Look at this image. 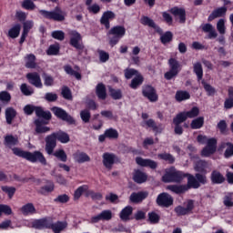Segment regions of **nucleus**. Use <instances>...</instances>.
I'll return each instance as SVG.
<instances>
[{"label": "nucleus", "instance_id": "obj_1", "mask_svg": "<svg viewBox=\"0 0 233 233\" xmlns=\"http://www.w3.org/2000/svg\"><path fill=\"white\" fill-rule=\"evenodd\" d=\"M185 177H187V183L185 185H169L167 186V190L174 192V194H185L188 192L190 188L198 189L201 187V185H207L208 179L207 176L197 173L194 175L190 173H185L183 171L176 170V168L171 167L167 170L162 176L163 183H181Z\"/></svg>", "mask_w": 233, "mask_h": 233}, {"label": "nucleus", "instance_id": "obj_2", "mask_svg": "<svg viewBox=\"0 0 233 233\" xmlns=\"http://www.w3.org/2000/svg\"><path fill=\"white\" fill-rule=\"evenodd\" d=\"M12 152L13 154H15V156H18V157H24V159H27V161H31V163H35L36 161H39V163H42V165L46 164V159L45 158V156H43V153L39 151L31 153L23 151L21 148L18 147H13Z\"/></svg>", "mask_w": 233, "mask_h": 233}, {"label": "nucleus", "instance_id": "obj_3", "mask_svg": "<svg viewBox=\"0 0 233 233\" xmlns=\"http://www.w3.org/2000/svg\"><path fill=\"white\" fill-rule=\"evenodd\" d=\"M127 34V28L123 25H115L109 29L107 32V36L109 39V46L114 48Z\"/></svg>", "mask_w": 233, "mask_h": 233}, {"label": "nucleus", "instance_id": "obj_4", "mask_svg": "<svg viewBox=\"0 0 233 233\" xmlns=\"http://www.w3.org/2000/svg\"><path fill=\"white\" fill-rule=\"evenodd\" d=\"M70 40L69 45L73 48H76V52L78 53V56H86V48H85V44H83V36H81V34L77 31H72L70 33Z\"/></svg>", "mask_w": 233, "mask_h": 233}, {"label": "nucleus", "instance_id": "obj_5", "mask_svg": "<svg viewBox=\"0 0 233 233\" xmlns=\"http://www.w3.org/2000/svg\"><path fill=\"white\" fill-rule=\"evenodd\" d=\"M32 225L34 228H37L38 230H43V228H52L54 233H59V224H52L50 218L34 220Z\"/></svg>", "mask_w": 233, "mask_h": 233}, {"label": "nucleus", "instance_id": "obj_6", "mask_svg": "<svg viewBox=\"0 0 233 233\" xmlns=\"http://www.w3.org/2000/svg\"><path fill=\"white\" fill-rule=\"evenodd\" d=\"M168 65L169 71L164 74V77L167 81H170L171 79H174V77H177V74L181 72V64H179V61L176 58H169Z\"/></svg>", "mask_w": 233, "mask_h": 233}, {"label": "nucleus", "instance_id": "obj_7", "mask_svg": "<svg viewBox=\"0 0 233 233\" xmlns=\"http://www.w3.org/2000/svg\"><path fill=\"white\" fill-rule=\"evenodd\" d=\"M156 203L158 207H162V208H169V207L174 205V197L167 192H162L157 195Z\"/></svg>", "mask_w": 233, "mask_h": 233}, {"label": "nucleus", "instance_id": "obj_8", "mask_svg": "<svg viewBox=\"0 0 233 233\" xmlns=\"http://www.w3.org/2000/svg\"><path fill=\"white\" fill-rule=\"evenodd\" d=\"M194 200L188 199L186 205V208L183 206H177L174 208V212L177 216V218H181V216H188L192 214L194 210Z\"/></svg>", "mask_w": 233, "mask_h": 233}, {"label": "nucleus", "instance_id": "obj_9", "mask_svg": "<svg viewBox=\"0 0 233 233\" xmlns=\"http://www.w3.org/2000/svg\"><path fill=\"white\" fill-rule=\"evenodd\" d=\"M142 96L148 99V101L151 103H156V101L159 99L156 87L152 86L151 85L142 86Z\"/></svg>", "mask_w": 233, "mask_h": 233}, {"label": "nucleus", "instance_id": "obj_10", "mask_svg": "<svg viewBox=\"0 0 233 233\" xmlns=\"http://www.w3.org/2000/svg\"><path fill=\"white\" fill-rule=\"evenodd\" d=\"M102 159L105 168H106V170H111L114 167V165H116L117 156L114 153L106 152L103 154Z\"/></svg>", "mask_w": 233, "mask_h": 233}, {"label": "nucleus", "instance_id": "obj_11", "mask_svg": "<svg viewBox=\"0 0 233 233\" xmlns=\"http://www.w3.org/2000/svg\"><path fill=\"white\" fill-rule=\"evenodd\" d=\"M114 19H116V13L113 11H106L100 18V25L105 26L106 30H109L110 21H114Z\"/></svg>", "mask_w": 233, "mask_h": 233}, {"label": "nucleus", "instance_id": "obj_12", "mask_svg": "<svg viewBox=\"0 0 233 233\" xmlns=\"http://www.w3.org/2000/svg\"><path fill=\"white\" fill-rule=\"evenodd\" d=\"M140 23L144 26H149V28H154L157 34H163V29L148 16L143 15L140 18Z\"/></svg>", "mask_w": 233, "mask_h": 233}, {"label": "nucleus", "instance_id": "obj_13", "mask_svg": "<svg viewBox=\"0 0 233 233\" xmlns=\"http://www.w3.org/2000/svg\"><path fill=\"white\" fill-rule=\"evenodd\" d=\"M135 161L137 165H138L139 167H147L152 170H156V168H157V162L150 158H143L141 157H137Z\"/></svg>", "mask_w": 233, "mask_h": 233}, {"label": "nucleus", "instance_id": "obj_14", "mask_svg": "<svg viewBox=\"0 0 233 233\" xmlns=\"http://www.w3.org/2000/svg\"><path fill=\"white\" fill-rule=\"evenodd\" d=\"M141 127L144 128H152L153 132H155V136H157V134H161V132H163V128L159 127H161V124L157 126V124H156V120L152 118L142 122Z\"/></svg>", "mask_w": 233, "mask_h": 233}, {"label": "nucleus", "instance_id": "obj_15", "mask_svg": "<svg viewBox=\"0 0 233 233\" xmlns=\"http://www.w3.org/2000/svg\"><path fill=\"white\" fill-rule=\"evenodd\" d=\"M169 12L175 17H179L180 24L183 25V24L187 23V11L185 10V8L175 6V7H172L169 10Z\"/></svg>", "mask_w": 233, "mask_h": 233}, {"label": "nucleus", "instance_id": "obj_16", "mask_svg": "<svg viewBox=\"0 0 233 233\" xmlns=\"http://www.w3.org/2000/svg\"><path fill=\"white\" fill-rule=\"evenodd\" d=\"M227 6H221L214 9L208 17V23H212V21H214V19H218V17H225V15H227Z\"/></svg>", "mask_w": 233, "mask_h": 233}, {"label": "nucleus", "instance_id": "obj_17", "mask_svg": "<svg viewBox=\"0 0 233 233\" xmlns=\"http://www.w3.org/2000/svg\"><path fill=\"white\" fill-rule=\"evenodd\" d=\"M183 120L194 119L199 116V107L193 106L189 111H183L177 114Z\"/></svg>", "mask_w": 233, "mask_h": 233}, {"label": "nucleus", "instance_id": "obj_18", "mask_svg": "<svg viewBox=\"0 0 233 233\" xmlns=\"http://www.w3.org/2000/svg\"><path fill=\"white\" fill-rule=\"evenodd\" d=\"M210 181L212 185H223L227 178L218 170H213L210 174Z\"/></svg>", "mask_w": 233, "mask_h": 233}, {"label": "nucleus", "instance_id": "obj_19", "mask_svg": "<svg viewBox=\"0 0 233 233\" xmlns=\"http://www.w3.org/2000/svg\"><path fill=\"white\" fill-rule=\"evenodd\" d=\"M148 198V192L147 191H140V192H133L129 197L130 203H141L144 199Z\"/></svg>", "mask_w": 233, "mask_h": 233}, {"label": "nucleus", "instance_id": "obj_20", "mask_svg": "<svg viewBox=\"0 0 233 233\" xmlns=\"http://www.w3.org/2000/svg\"><path fill=\"white\" fill-rule=\"evenodd\" d=\"M147 179H148V175L147 173L141 171V169H135L133 173V181L137 183V185H143V183H147Z\"/></svg>", "mask_w": 233, "mask_h": 233}, {"label": "nucleus", "instance_id": "obj_21", "mask_svg": "<svg viewBox=\"0 0 233 233\" xmlns=\"http://www.w3.org/2000/svg\"><path fill=\"white\" fill-rule=\"evenodd\" d=\"M181 123H185V120L178 115H176V116L173 118V125L175 126L174 133L177 136H183L184 130Z\"/></svg>", "mask_w": 233, "mask_h": 233}, {"label": "nucleus", "instance_id": "obj_22", "mask_svg": "<svg viewBox=\"0 0 233 233\" xmlns=\"http://www.w3.org/2000/svg\"><path fill=\"white\" fill-rule=\"evenodd\" d=\"M26 77L31 85L36 86V88H41L43 86V83H41V76L37 73H28Z\"/></svg>", "mask_w": 233, "mask_h": 233}, {"label": "nucleus", "instance_id": "obj_23", "mask_svg": "<svg viewBox=\"0 0 233 233\" xmlns=\"http://www.w3.org/2000/svg\"><path fill=\"white\" fill-rule=\"evenodd\" d=\"M207 168H208V162L205 160H198L195 163L194 170L195 172H198L202 176H207Z\"/></svg>", "mask_w": 233, "mask_h": 233}, {"label": "nucleus", "instance_id": "obj_24", "mask_svg": "<svg viewBox=\"0 0 233 233\" xmlns=\"http://www.w3.org/2000/svg\"><path fill=\"white\" fill-rule=\"evenodd\" d=\"M202 32L208 34V39H216V37H218V33L211 24H205L202 25Z\"/></svg>", "mask_w": 233, "mask_h": 233}, {"label": "nucleus", "instance_id": "obj_25", "mask_svg": "<svg viewBox=\"0 0 233 233\" xmlns=\"http://www.w3.org/2000/svg\"><path fill=\"white\" fill-rule=\"evenodd\" d=\"M56 135H51L46 137V150L47 154H52V152H54V149L56 148Z\"/></svg>", "mask_w": 233, "mask_h": 233}, {"label": "nucleus", "instance_id": "obj_26", "mask_svg": "<svg viewBox=\"0 0 233 233\" xmlns=\"http://www.w3.org/2000/svg\"><path fill=\"white\" fill-rule=\"evenodd\" d=\"M134 212L132 206H127L124 208L119 214V218L122 221H130V216Z\"/></svg>", "mask_w": 233, "mask_h": 233}, {"label": "nucleus", "instance_id": "obj_27", "mask_svg": "<svg viewBox=\"0 0 233 233\" xmlns=\"http://www.w3.org/2000/svg\"><path fill=\"white\" fill-rule=\"evenodd\" d=\"M144 81H145V77H143L141 74L137 75L131 80V83H130L129 86L133 90H137V88H139V86H141V85H143Z\"/></svg>", "mask_w": 233, "mask_h": 233}, {"label": "nucleus", "instance_id": "obj_28", "mask_svg": "<svg viewBox=\"0 0 233 233\" xmlns=\"http://www.w3.org/2000/svg\"><path fill=\"white\" fill-rule=\"evenodd\" d=\"M59 119L66 121V123L69 125H76V119H74L72 116L68 115V113H66L63 108H59Z\"/></svg>", "mask_w": 233, "mask_h": 233}, {"label": "nucleus", "instance_id": "obj_29", "mask_svg": "<svg viewBox=\"0 0 233 233\" xmlns=\"http://www.w3.org/2000/svg\"><path fill=\"white\" fill-rule=\"evenodd\" d=\"M158 35H160V43H162V45H168V43H172L174 39V34L171 31L163 33L162 30V34H158Z\"/></svg>", "mask_w": 233, "mask_h": 233}, {"label": "nucleus", "instance_id": "obj_30", "mask_svg": "<svg viewBox=\"0 0 233 233\" xmlns=\"http://www.w3.org/2000/svg\"><path fill=\"white\" fill-rule=\"evenodd\" d=\"M40 14L46 17V19H53L54 21H59V10L57 7L55 11L48 12L45 10H41Z\"/></svg>", "mask_w": 233, "mask_h": 233}, {"label": "nucleus", "instance_id": "obj_31", "mask_svg": "<svg viewBox=\"0 0 233 233\" xmlns=\"http://www.w3.org/2000/svg\"><path fill=\"white\" fill-rule=\"evenodd\" d=\"M19 140L17 139V137L12 136V135H7L5 137V146L7 147V148H14L15 147V145H18Z\"/></svg>", "mask_w": 233, "mask_h": 233}, {"label": "nucleus", "instance_id": "obj_32", "mask_svg": "<svg viewBox=\"0 0 233 233\" xmlns=\"http://www.w3.org/2000/svg\"><path fill=\"white\" fill-rule=\"evenodd\" d=\"M203 125H205V117L198 116L191 121L190 128L192 130H199V128H203Z\"/></svg>", "mask_w": 233, "mask_h": 233}, {"label": "nucleus", "instance_id": "obj_33", "mask_svg": "<svg viewBox=\"0 0 233 233\" xmlns=\"http://www.w3.org/2000/svg\"><path fill=\"white\" fill-rule=\"evenodd\" d=\"M93 1L94 0H86V6H87L89 14H99V12H101V6H99L97 4L92 5Z\"/></svg>", "mask_w": 233, "mask_h": 233}, {"label": "nucleus", "instance_id": "obj_34", "mask_svg": "<svg viewBox=\"0 0 233 233\" xmlns=\"http://www.w3.org/2000/svg\"><path fill=\"white\" fill-rule=\"evenodd\" d=\"M175 99L177 103H181L183 101H187L190 99V93L187 91L178 90L176 92Z\"/></svg>", "mask_w": 233, "mask_h": 233}, {"label": "nucleus", "instance_id": "obj_35", "mask_svg": "<svg viewBox=\"0 0 233 233\" xmlns=\"http://www.w3.org/2000/svg\"><path fill=\"white\" fill-rule=\"evenodd\" d=\"M157 157L158 159H162V161H166L168 165H174L176 163V157L170 153H160L157 155Z\"/></svg>", "mask_w": 233, "mask_h": 233}, {"label": "nucleus", "instance_id": "obj_36", "mask_svg": "<svg viewBox=\"0 0 233 233\" xmlns=\"http://www.w3.org/2000/svg\"><path fill=\"white\" fill-rule=\"evenodd\" d=\"M228 97L224 102V108L230 110V108H233V87L228 88Z\"/></svg>", "mask_w": 233, "mask_h": 233}, {"label": "nucleus", "instance_id": "obj_37", "mask_svg": "<svg viewBox=\"0 0 233 233\" xmlns=\"http://www.w3.org/2000/svg\"><path fill=\"white\" fill-rule=\"evenodd\" d=\"M64 70L66 74H67L68 76H73L74 77H76V79H77V81H81L82 79L81 73L74 70V68H72V66L70 65L65 66Z\"/></svg>", "mask_w": 233, "mask_h": 233}, {"label": "nucleus", "instance_id": "obj_38", "mask_svg": "<svg viewBox=\"0 0 233 233\" xmlns=\"http://www.w3.org/2000/svg\"><path fill=\"white\" fill-rule=\"evenodd\" d=\"M193 72L196 74L198 81L203 79V66L201 62H197L193 65Z\"/></svg>", "mask_w": 233, "mask_h": 233}, {"label": "nucleus", "instance_id": "obj_39", "mask_svg": "<svg viewBox=\"0 0 233 233\" xmlns=\"http://www.w3.org/2000/svg\"><path fill=\"white\" fill-rule=\"evenodd\" d=\"M96 92L98 99H102V100L106 99V87L103 83H100L96 86Z\"/></svg>", "mask_w": 233, "mask_h": 233}, {"label": "nucleus", "instance_id": "obj_40", "mask_svg": "<svg viewBox=\"0 0 233 233\" xmlns=\"http://www.w3.org/2000/svg\"><path fill=\"white\" fill-rule=\"evenodd\" d=\"M61 96L64 97V99H66V101H72L74 99V96H72V90L68 86H63L61 88Z\"/></svg>", "mask_w": 233, "mask_h": 233}, {"label": "nucleus", "instance_id": "obj_41", "mask_svg": "<svg viewBox=\"0 0 233 233\" xmlns=\"http://www.w3.org/2000/svg\"><path fill=\"white\" fill-rule=\"evenodd\" d=\"M21 212L24 216H30V214H35V208L34 204L28 203L21 208Z\"/></svg>", "mask_w": 233, "mask_h": 233}, {"label": "nucleus", "instance_id": "obj_42", "mask_svg": "<svg viewBox=\"0 0 233 233\" xmlns=\"http://www.w3.org/2000/svg\"><path fill=\"white\" fill-rule=\"evenodd\" d=\"M75 161L76 163H88L90 157L85 152L76 153L75 154Z\"/></svg>", "mask_w": 233, "mask_h": 233}, {"label": "nucleus", "instance_id": "obj_43", "mask_svg": "<svg viewBox=\"0 0 233 233\" xmlns=\"http://www.w3.org/2000/svg\"><path fill=\"white\" fill-rule=\"evenodd\" d=\"M88 190V186L83 185L78 187L74 193V201L79 200V198L83 196L84 192H86Z\"/></svg>", "mask_w": 233, "mask_h": 233}, {"label": "nucleus", "instance_id": "obj_44", "mask_svg": "<svg viewBox=\"0 0 233 233\" xmlns=\"http://www.w3.org/2000/svg\"><path fill=\"white\" fill-rule=\"evenodd\" d=\"M26 68H35V56L33 54L27 55L25 57Z\"/></svg>", "mask_w": 233, "mask_h": 233}, {"label": "nucleus", "instance_id": "obj_45", "mask_svg": "<svg viewBox=\"0 0 233 233\" xmlns=\"http://www.w3.org/2000/svg\"><path fill=\"white\" fill-rule=\"evenodd\" d=\"M217 128L219 130L222 136H228V127L227 125V121L220 120L217 125Z\"/></svg>", "mask_w": 233, "mask_h": 233}, {"label": "nucleus", "instance_id": "obj_46", "mask_svg": "<svg viewBox=\"0 0 233 233\" xmlns=\"http://www.w3.org/2000/svg\"><path fill=\"white\" fill-rule=\"evenodd\" d=\"M16 114L15 109L12 107H8L5 110V117L8 125H12V121H14V117H15Z\"/></svg>", "mask_w": 233, "mask_h": 233}, {"label": "nucleus", "instance_id": "obj_47", "mask_svg": "<svg viewBox=\"0 0 233 233\" xmlns=\"http://www.w3.org/2000/svg\"><path fill=\"white\" fill-rule=\"evenodd\" d=\"M35 112L37 117H43L44 119H50L52 117L50 111H45L41 107H35Z\"/></svg>", "mask_w": 233, "mask_h": 233}, {"label": "nucleus", "instance_id": "obj_48", "mask_svg": "<svg viewBox=\"0 0 233 233\" xmlns=\"http://www.w3.org/2000/svg\"><path fill=\"white\" fill-rule=\"evenodd\" d=\"M201 85L204 87V90L208 93V96H214L216 94V88L210 84H208L205 80L201 81Z\"/></svg>", "mask_w": 233, "mask_h": 233}, {"label": "nucleus", "instance_id": "obj_49", "mask_svg": "<svg viewBox=\"0 0 233 233\" xmlns=\"http://www.w3.org/2000/svg\"><path fill=\"white\" fill-rule=\"evenodd\" d=\"M106 136L107 139H117L119 137V133L115 128L106 129Z\"/></svg>", "mask_w": 233, "mask_h": 233}, {"label": "nucleus", "instance_id": "obj_50", "mask_svg": "<svg viewBox=\"0 0 233 233\" xmlns=\"http://www.w3.org/2000/svg\"><path fill=\"white\" fill-rule=\"evenodd\" d=\"M1 190L2 192H5V194H7L10 199H12V198H14V195L15 194V187H14L2 186Z\"/></svg>", "mask_w": 233, "mask_h": 233}, {"label": "nucleus", "instance_id": "obj_51", "mask_svg": "<svg viewBox=\"0 0 233 233\" xmlns=\"http://www.w3.org/2000/svg\"><path fill=\"white\" fill-rule=\"evenodd\" d=\"M217 30L218 34L224 35L227 32V27L225 26V19L220 18L217 23Z\"/></svg>", "mask_w": 233, "mask_h": 233}, {"label": "nucleus", "instance_id": "obj_52", "mask_svg": "<svg viewBox=\"0 0 233 233\" xmlns=\"http://www.w3.org/2000/svg\"><path fill=\"white\" fill-rule=\"evenodd\" d=\"M124 74H125L126 79H132L134 76H139V71L134 68H127L126 70H124Z\"/></svg>", "mask_w": 233, "mask_h": 233}, {"label": "nucleus", "instance_id": "obj_53", "mask_svg": "<svg viewBox=\"0 0 233 233\" xmlns=\"http://www.w3.org/2000/svg\"><path fill=\"white\" fill-rule=\"evenodd\" d=\"M110 96L112 99H115L116 101L121 99L123 97V93L121 92V89H109Z\"/></svg>", "mask_w": 233, "mask_h": 233}, {"label": "nucleus", "instance_id": "obj_54", "mask_svg": "<svg viewBox=\"0 0 233 233\" xmlns=\"http://www.w3.org/2000/svg\"><path fill=\"white\" fill-rule=\"evenodd\" d=\"M20 32H21V25H16L9 30L8 35H9V36L12 37V39H15V37L19 36Z\"/></svg>", "mask_w": 233, "mask_h": 233}, {"label": "nucleus", "instance_id": "obj_55", "mask_svg": "<svg viewBox=\"0 0 233 233\" xmlns=\"http://www.w3.org/2000/svg\"><path fill=\"white\" fill-rule=\"evenodd\" d=\"M80 117L83 123H90V117H92V115L88 109H84L80 112Z\"/></svg>", "mask_w": 233, "mask_h": 233}, {"label": "nucleus", "instance_id": "obj_56", "mask_svg": "<svg viewBox=\"0 0 233 233\" xmlns=\"http://www.w3.org/2000/svg\"><path fill=\"white\" fill-rule=\"evenodd\" d=\"M160 218H161L155 211L148 213V221L149 223H151V225H156L159 223Z\"/></svg>", "mask_w": 233, "mask_h": 233}, {"label": "nucleus", "instance_id": "obj_57", "mask_svg": "<svg viewBox=\"0 0 233 233\" xmlns=\"http://www.w3.org/2000/svg\"><path fill=\"white\" fill-rule=\"evenodd\" d=\"M59 142L60 143H69L70 142V136L65 131H59Z\"/></svg>", "mask_w": 233, "mask_h": 233}, {"label": "nucleus", "instance_id": "obj_58", "mask_svg": "<svg viewBox=\"0 0 233 233\" xmlns=\"http://www.w3.org/2000/svg\"><path fill=\"white\" fill-rule=\"evenodd\" d=\"M99 61L100 63H106L110 59V54L106 53L104 50H98Z\"/></svg>", "mask_w": 233, "mask_h": 233}, {"label": "nucleus", "instance_id": "obj_59", "mask_svg": "<svg viewBox=\"0 0 233 233\" xmlns=\"http://www.w3.org/2000/svg\"><path fill=\"white\" fill-rule=\"evenodd\" d=\"M20 89L24 96H32V94H34V89H32L30 86H27L26 84H22Z\"/></svg>", "mask_w": 233, "mask_h": 233}, {"label": "nucleus", "instance_id": "obj_60", "mask_svg": "<svg viewBox=\"0 0 233 233\" xmlns=\"http://www.w3.org/2000/svg\"><path fill=\"white\" fill-rule=\"evenodd\" d=\"M202 156H204L205 157H208V156H212V154H216V149H214L213 147H210L208 146H207L206 147H204L202 149L201 152Z\"/></svg>", "mask_w": 233, "mask_h": 233}, {"label": "nucleus", "instance_id": "obj_61", "mask_svg": "<svg viewBox=\"0 0 233 233\" xmlns=\"http://www.w3.org/2000/svg\"><path fill=\"white\" fill-rule=\"evenodd\" d=\"M100 218H102V221H110V219H112V211L103 210L100 213Z\"/></svg>", "mask_w": 233, "mask_h": 233}, {"label": "nucleus", "instance_id": "obj_62", "mask_svg": "<svg viewBox=\"0 0 233 233\" xmlns=\"http://www.w3.org/2000/svg\"><path fill=\"white\" fill-rule=\"evenodd\" d=\"M10 99H12V96H10V93L6 91L0 92V101L3 103H9Z\"/></svg>", "mask_w": 233, "mask_h": 233}, {"label": "nucleus", "instance_id": "obj_63", "mask_svg": "<svg viewBox=\"0 0 233 233\" xmlns=\"http://www.w3.org/2000/svg\"><path fill=\"white\" fill-rule=\"evenodd\" d=\"M52 190H54V183L49 182L46 186L40 189V192L41 194H48L49 192H52Z\"/></svg>", "mask_w": 233, "mask_h": 233}, {"label": "nucleus", "instance_id": "obj_64", "mask_svg": "<svg viewBox=\"0 0 233 233\" xmlns=\"http://www.w3.org/2000/svg\"><path fill=\"white\" fill-rule=\"evenodd\" d=\"M223 204L225 207L232 208L233 207V198L232 195H227L224 197Z\"/></svg>", "mask_w": 233, "mask_h": 233}]
</instances>
